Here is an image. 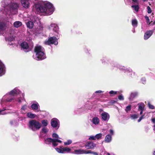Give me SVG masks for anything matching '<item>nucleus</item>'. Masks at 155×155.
Segmentation results:
<instances>
[{"instance_id":"1","label":"nucleus","mask_w":155,"mask_h":155,"mask_svg":"<svg viewBox=\"0 0 155 155\" xmlns=\"http://www.w3.org/2000/svg\"><path fill=\"white\" fill-rule=\"evenodd\" d=\"M35 8L37 11L44 13L47 15H51L54 11L52 5L47 2H44L41 5H36Z\"/></svg>"},{"instance_id":"2","label":"nucleus","mask_w":155,"mask_h":155,"mask_svg":"<svg viewBox=\"0 0 155 155\" xmlns=\"http://www.w3.org/2000/svg\"><path fill=\"white\" fill-rule=\"evenodd\" d=\"M41 126L40 122L35 120H32L29 122L28 127L33 131L39 130Z\"/></svg>"},{"instance_id":"3","label":"nucleus","mask_w":155,"mask_h":155,"mask_svg":"<svg viewBox=\"0 0 155 155\" xmlns=\"http://www.w3.org/2000/svg\"><path fill=\"white\" fill-rule=\"evenodd\" d=\"M42 47L41 46L35 47V51L36 53V59L37 60H41L45 58V55L43 51H42Z\"/></svg>"},{"instance_id":"4","label":"nucleus","mask_w":155,"mask_h":155,"mask_svg":"<svg viewBox=\"0 0 155 155\" xmlns=\"http://www.w3.org/2000/svg\"><path fill=\"white\" fill-rule=\"evenodd\" d=\"M46 45H50L51 44H54L57 45L58 44V39L56 37L53 36L49 38L47 40L45 41Z\"/></svg>"},{"instance_id":"5","label":"nucleus","mask_w":155,"mask_h":155,"mask_svg":"<svg viewBox=\"0 0 155 155\" xmlns=\"http://www.w3.org/2000/svg\"><path fill=\"white\" fill-rule=\"evenodd\" d=\"M84 146L87 149H94L96 147V144L92 141H88L86 143Z\"/></svg>"},{"instance_id":"6","label":"nucleus","mask_w":155,"mask_h":155,"mask_svg":"<svg viewBox=\"0 0 155 155\" xmlns=\"http://www.w3.org/2000/svg\"><path fill=\"white\" fill-rule=\"evenodd\" d=\"M55 149L58 152L60 153H63L64 152H69L71 150V149L69 148H62V147H60V148H56Z\"/></svg>"},{"instance_id":"7","label":"nucleus","mask_w":155,"mask_h":155,"mask_svg":"<svg viewBox=\"0 0 155 155\" xmlns=\"http://www.w3.org/2000/svg\"><path fill=\"white\" fill-rule=\"evenodd\" d=\"M18 6V5L17 3H14L11 5L10 8L11 13L12 14H15L16 13L14 11L17 10Z\"/></svg>"},{"instance_id":"8","label":"nucleus","mask_w":155,"mask_h":155,"mask_svg":"<svg viewBox=\"0 0 155 155\" xmlns=\"http://www.w3.org/2000/svg\"><path fill=\"white\" fill-rule=\"evenodd\" d=\"M88 150L80 148L78 150H75L74 151V153L76 154H87Z\"/></svg>"},{"instance_id":"9","label":"nucleus","mask_w":155,"mask_h":155,"mask_svg":"<svg viewBox=\"0 0 155 155\" xmlns=\"http://www.w3.org/2000/svg\"><path fill=\"white\" fill-rule=\"evenodd\" d=\"M20 46H21V48L23 50H27L26 51H25L26 52H28L30 51L28 45V43L24 41L21 43L20 44Z\"/></svg>"},{"instance_id":"10","label":"nucleus","mask_w":155,"mask_h":155,"mask_svg":"<svg viewBox=\"0 0 155 155\" xmlns=\"http://www.w3.org/2000/svg\"><path fill=\"white\" fill-rule=\"evenodd\" d=\"M137 105L138 106V111H140V114H142L144 110V104L143 103H139Z\"/></svg>"},{"instance_id":"11","label":"nucleus","mask_w":155,"mask_h":155,"mask_svg":"<svg viewBox=\"0 0 155 155\" xmlns=\"http://www.w3.org/2000/svg\"><path fill=\"white\" fill-rule=\"evenodd\" d=\"M59 120L56 118H54L51 120V125L54 127L55 128L57 127L58 124Z\"/></svg>"},{"instance_id":"12","label":"nucleus","mask_w":155,"mask_h":155,"mask_svg":"<svg viewBox=\"0 0 155 155\" xmlns=\"http://www.w3.org/2000/svg\"><path fill=\"white\" fill-rule=\"evenodd\" d=\"M7 28L6 24L4 22H0V33L5 31Z\"/></svg>"},{"instance_id":"13","label":"nucleus","mask_w":155,"mask_h":155,"mask_svg":"<svg viewBox=\"0 0 155 155\" xmlns=\"http://www.w3.org/2000/svg\"><path fill=\"white\" fill-rule=\"evenodd\" d=\"M153 31L152 30H149L147 31L145 33L144 35V38L145 40H147L152 35Z\"/></svg>"},{"instance_id":"14","label":"nucleus","mask_w":155,"mask_h":155,"mask_svg":"<svg viewBox=\"0 0 155 155\" xmlns=\"http://www.w3.org/2000/svg\"><path fill=\"white\" fill-rule=\"evenodd\" d=\"M101 116L102 119L105 121L108 120L110 117V116L108 114L105 112L102 113Z\"/></svg>"},{"instance_id":"15","label":"nucleus","mask_w":155,"mask_h":155,"mask_svg":"<svg viewBox=\"0 0 155 155\" xmlns=\"http://www.w3.org/2000/svg\"><path fill=\"white\" fill-rule=\"evenodd\" d=\"M21 3L23 7L25 8H28L29 6V3L27 0H21Z\"/></svg>"},{"instance_id":"16","label":"nucleus","mask_w":155,"mask_h":155,"mask_svg":"<svg viewBox=\"0 0 155 155\" xmlns=\"http://www.w3.org/2000/svg\"><path fill=\"white\" fill-rule=\"evenodd\" d=\"M50 26L51 28H52L53 30L54 31L58 33V31L59 28L58 27L56 24L55 23H52L51 24Z\"/></svg>"},{"instance_id":"17","label":"nucleus","mask_w":155,"mask_h":155,"mask_svg":"<svg viewBox=\"0 0 155 155\" xmlns=\"http://www.w3.org/2000/svg\"><path fill=\"white\" fill-rule=\"evenodd\" d=\"M111 135L110 134L107 135L105 137L104 141L106 143H109L111 140Z\"/></svg>"},{"instance_id":"18","label":"nucleus","mask_w":155,"mask_h":155,"mask_svg":"<svg viewBox=\"0 0 155 155\" xmlns=\"http://www.w3.org/2000/svg\"><path fill=\"white\" fill-rule=\"evenodd\" d=\"M26 25L28 28L32 29L34 26V23L31 21H29L26 23Z\"/></svg>"},{"instance_id":"19","label":"nucleus","mask_w":155,"mask_h":155,"mask_svg":"<svg viewBox=\"0 0 155 155\" xmlns=\"http://www.w3.org/2000/svg\"><path fill=\"white\" fill-rule=\"evenodd\" d=\"M22 25L21 22L20 21H16L14 22L13 26L15 28H18Z\"/></svg>"},{"instance_id":"20","label":"nucleus","mask_w":155,"mask_h":155,"mask_svg":"<svg viewBox=\"0 0 155 155\" xmlns=\"http://www.w3.org/2000/svg\"><path fill=\"white\" fill-rule=\"evenodd\" d=\"M17 89H14L10 91V94L12 96H15L19 93Z\"/></svg>"},{"instance_id":"21","label":"nucleus","mask_w":155,"mask_h":155,"mask_svg":"<svg viewBox=\"0 0 155 155\" xmlns=\"http://www.w3.org/2000/svg\"><path fill=\"white\" fill-rule=\"evenodd\" d=\"M99 120L97 117H94L92 119L93 123L95 124H97L99 123Z\"/></svg>"},{"instance_id":"22","label":"nucleus","mask_w":155,"mask_h":155,"mask_svg":"<svg viewBox=\"0 0 155 155\" xmlns=\"http://www.w3.org/2000/svg\"><path fill=\"white\" fill-rule=\"evenodd\" d=\"M39 105L38 104H33L31 106V108L33 110H37Z\"/></svg>"},{"instance_id":"23","label":"nucleus","mask_w":155,"mask_h":155,"mask_svg":"<svg viewBox=\"0 0 155 155\" xmlns=\"http://www.w3.org/2000/svg\"><path fill=\"white\" fill-rule=\"evenodd\" d=\"M27 116L29 118L33 119L35 118L36 115L35 114H33L29 112L27 113Z\"/></svg>"},{"instance_id":"24","label":"nucleus","mask_w":155,"mask_h":155,"mask_svg":"<svg viewBox=\"0 0 155 155\" xmlns=\"http://www.w3.org/2000/svg\"><path fill=\"white\" fill-rule=\"evenodd\" d=\"M41 123L44 127L47 126L48 124V120H44L41 121Z\"/></svg>"},{"instance_id":"25","label":"nucleus","mask_w":155,"mask_h":155,"mask_svg":"<svg viewBox=\"0 0 155 155\" xmlns=\"http://www.w3.org/2000/svg\"><path fill=\"white\" fill-rule=\"evenodd\" d=\"M4 66L2 63L0 61V74L3 73L4 71Z\"/></svg>"},{"instance_id":"26","label":"nucleus","mask_w":155,"mask_h":155,"mask_svg":"<svg viewBox=\"0 0 155 155\" xmlns=\"http://www.w3.org/2000/svg\"><path fill=\"white\" fill-rule=\"evenodd\" d=\"M147 24L149 26L151 25V22L150 21V19L149 17L147 16H145L144 17Z\"/></svg>"},{"instance_id":"27","label":"nucleus","mask_w":155,"mask_h":155,"mask_svg":"<svg viewBox=\"0 0 155 155\" xmlns=\"http://www.w3.org/2000/svg\"><path fill=\"white\" fill-rule=\"evenodd\" d=\"M45 141L49 143H52L53 141H54V139H53L50 138H47L45 139Z\"/></svg>"},{"instance_id":"28","label":"nucleus","mask_w":155,"mask_h":155,"mask_svg":"<svg viewBox=\"0 0 155 155\" xmlns=\"http://www.w3.org/2000/svg\"><path fill=\"white\" fill-rule=\"evenodd\" d=\"M102 136V134L99 133V134H96L95 136L96 139L98 140L101 138Z\"/></svg>"},{"instance_id":"29","label":"nucleus","mask_w":155,"mask_h":155,"mask_svg":"<svg viewBox=\"0 0 155 155\" xmlns=\"http://www.w3.org/2000/svg\"><path fill=\"white\" fill-rule=\"evenodd\" d=\"M94 154V155H98V154L96 152H94L93 151H91L90 150H88L87 154Z\"/></svg>"},{"instance_id":"30","label":"nucleus","mask_w":155,"mask_h":155,"mask_svg":"<svg viewBox=\"0 0 155 155\" xmlns=\"http://www.w3.org/2000/svg\"><path fill=\"white\" fill-rule=\"evenodd\" d=\"M33 21L35 23H38V22L39 21V19L37 17H35L33 19Z\"/></svg>"},{"instance_id":"31","label":"nucleus","mask_w":155,"mask_h":155,"mask_svg":"<svg viewBox=\"0 0 155 155\" xmlns=\"http://www.w3.org/2000/svg\"><path fill=\"white\" fill-rule=\"evenodd\" d=\"M48 131V129L46 127H43L41 130V132L44 133H46Z\"/></svg>"},{"instance_id":"32","label":"nucleus","mask_w":155,"mask_h":155,"mask_svg":"<svg viewBox=\"0 0 155 155\" xmlns=\"http://www.w3.org/2000/svg\"><path fill=\"white\" fill-rule=\"evenodd\" d=\"M131 105H129L127 106L125 109V110L127 112H128V111H129L131 110Z\"/></svg>"},{"instance_id":"33","label":"nucleus","mask_w":155,"mask_h":155,"mask_svg":"<svg viewBox=\"0 0 155 155\" xmlns=\"http://www.w3.org/2000/svg\"><path fill=\"white\" fill-rule=\"evenodd\" d=\"M72 143V141L71 140H68L66 142H64V145H68L71 144Z\"/></svg>"},{"instance_id":"34","label":"nucleus","mask_w":155,"mask_h":155,"mask_svg":"<svg viewBox=\"0 0 155 155\" xmlns=\"http://www.w3.org/2000/svg\"><path fill=\"white\" fill-rule=\"evenodd\" d=\"M52 137L53 138H56V139L59 138L58 135L56 133L53 134L52 135Z\"/></svg>"},{"instance_id":"35","label":"nucleus","mask_w":155,"mask_h":155,"mask_svg":"<svg viewBox=\"0 0 155 155\" xmlns=\"http://www.w3.org/2000/svg\"><path fill=\"white\" fill-rule=\"evenodd\" d=\"M116 102V101L114 100H111L108 102L109 105H113Z\"/></svg>"},{"instance_id":"36","label":"nucleus","mask_w":155,"mask_h":155,"mask_svg":"<svg viewBox=\"0 0 155 155\" xmlns=\"http://www.w3.org/2000/svg\"><path fill=\"white\" fill-rule=\"evenodd\" d=\"M5 110H6V109L5 108H4V109L2 110L0 109V115H3L5 114L6 113H5V112H4V111Z\"/></svg>"},{"instance_id":"37","label":"nucleus","mask_w":155,"mask_h":155,"mask_svg":"<svg viewBox=\"0 0 155 155\" xmlns=\"http://www.w3.org/2000/svg\"><path fill=\"white\" fill-rule=\"evenodd\" d=\"M89 140H96L95 136H91L89 138Z\"/></svg>"},{"instance_id":"38","label":"nucleus","mask_w":155,"mask_h":155,"mask_svg":"<svg viewBox=\"0 0 155 155\" xmlns=\"http://www.w3.org/2000/svg\"><path fill=\"white\" fill-rule=\"evenodd\" d=\"M148 105L149 108L151 109H154V107L149 102Z\"/></svg>"},{"instance_id":"39","label":"nucleus","mask_w":155,"mask_h":155,"mask_svg":"<svg viewBox=\"0 0 155 155\" xmlns=\"http://www.w3.org/2000/svg\"><path fill=\"white\" fill-rule=\"evenodd\" d=\"M109 94H111L112 95H115L117 94V91H110L109 92Z\"/></svg>"},{"instance_id":"40","label":"nucleus","mask_w":155,"mask_h":155,"mask_svg":"<svg viewBox=\"0 0 155 155\" xmlns=\"http://www.w3.org/2000/svg\"><path fill=\"white\" fill-rule=\"evenodd\" d=\"M147 12L148 13H151V9L150 8L149 6H147Z\"/></svg>"},{"instance_id":"41","label":"nucleus","mask_w":155,"mask_h":155,"mask_svg":"<svg viewBox=\"0 0 155 155\" xmlns=\"http://www.w3.org/2000/svg\"><path fill=\"white\" fill-rule=\"evenodd\" d=\"M118 98L120 100H124V98L122 95H120L118 97Z\"/></svg>"},{"instance_id":"42","label":"nucleus","mask_w":155,"mask_h":155,"mask_svg":"<svg viewBox=\"0 0 155 155\" xmlns=\"http://www.w3.org/2000/svg\"><path fill=\"white\" fill-rule=\"evenodd\" d=\"M56 142L55 140L53 141L52 144L53 146L56 147L58 145V144Z\"/></svg>"},{"instance_id":"43","label":"nucleus","mask_w":155,"mask_h":155,"mask_svg":"<svg viewBox=\"0 0 155 155\" xmlns=\"http://www.w3.org/2000/svg\"><path fill=\"white\" fill-rule=\"evenodd\" d=\"M27 108V106L26 105H23L22 107H21V110H23L24 111H25V110Z\"/></svg>"},{"instance_id":"44","label":"nucleus","mask_w":155,"mask_h":155,"mask_svg":"<svg viewBox=\"0 0 155 155\" xmlns=\"http://www.w3.org/2000/svg\"><path fill=\"white\" fill-rule=\"evenodd\" d=\"M144 115H142L140 118L138 120V122H140L142 119L144 117Z\"/></svg>"},{"instance_id":"45","label":"nucleus","mask_w":155,"mask_h":155,"mask_svg":"<svg viewBox=\"0 0 155 155\" xmlns=\"http://www.w3.org/2000/svg\"><path fill=\"white\" fill-rule=\"evenodd\" d=\"M141 81H142L143 84H144L146 83V80L145 78H142L141 79Z\"/></svg>"},{"instance_id":"46","label":"nucleus","mask_w":155,"mask_h":155,"mask_svg":"<svg viewBox=\"0 0 155 155\" xmlns=\"http://www.w3.org/2000/svg\"><path fill=\"white\" fill-rule=\"evenodd\" d=\"M132 24L133 26L136 25V19H134L132 20Z\"/></svg>"},{"instance_id":"47","label":"nucleus","mask_w":155,"mask_h":155,"mask_svg":"<svg viewBox=\"0 0 155 155\" xmlns=\"http://www.w3.org/2000/svg\"><path fill=\"white\" fill-rule=\"evenodd\" d=\"M131 117L132 119L136 118V114H132L131 116Z\"/></svg>"},{"instance_id":"48","label":"nucleus","mask_w":155,"mask_h":155,"mask_svg":"<svg viewBox=\"0 0 155 155\" xmlns=\"http://www.w3.org/2000/svg\"><path fill=\"white\" fill-rule=\"evenodd\" d=\"M56 141L57 142H59L61 143L62 141L61 140L58 139H54V141Z\"/></svg>"},{"instance_id":"49","label":"nucleus","mask_w":155,"mask_h":155,"mask_svg":"<svg viewBox=\"0 0 155 155\" xmlns=\"http://www.w3.org/2000/svg\"><path fill=\"white\" fill-rule=\"evenodd\" d=\"M110 134H111L112 135H113L114 134V131L113 130L111 129H110Z\"/></svg>"},{"instance_id":"50","label":"nucleus","mask_w":155,"mask_h":155,"mask_svg":"<svg viewBox=\"0 0 155 155\" xmlns=\"http://www.w3.org/2000/svg\"><path fill=\"white\" fill-rule=\"evenodd\" d=\"M102 91H101V90H99V91H96L95 92V93H102Z\"/></svg>"},{"instance_id":"51","label":"nucleus","mask_w":155,"mask_h":155,"mask_svg":"<svg viewBox=\"0 0 155 155\" xmlns=\"http://www.w3.org/2000/svg\"><path fill=\"white\" fill-rule=\"evenodd\" d=\"M131 7L134 8V9L136 11V5H133L131 6Z\"/></svg>"},{"instance_id":"52","label":"nucleus","mask_w":155,"mask_h":155,"mask_svg":"<svg viewBox=\"0 0 155 155\" xmlns=\"http://www.w3.org/2000/svg\"><path fill=\"white\" fill-rule=\"evenodd\" d=\"M139 8V7L138 5H136V12L138 11V10Z\"/></svg>"},{"instance_id":"53","label":"nucleus","mask_w":155,"mask_h":155,"mask_svg":"<svg viewBox=\"0 0 155 155\" xmlns=\"http://www.w3.org/2000/svg\"><path fill=\"white\" fill-rule=\"evenodd\" d=\"M152 121L153 123H155V118L152 119Z\"/></svg>"},{"instance_id":"54","label":"nucleus","mask_w":155,"mask_h":155,"mask_svg":"<svg viewBox=\"0 0 155 155\" xmlns=\"http://www.w3.org/2000/svg\"><path fill=\"white\" fill-rule=\"evenodd\" d=\"M18 101L19 103L21 102V101L20 99H18Z\"/></svg>"},{"instance_id":"55","label":"nucleus","mask_w":155,"mask_h":155,"mask_svg":"<svg viewBox=\"0 0 155 155\" xmlns=\"http://www.w3.org/2000/svg\"><path fill=\"white\" fill-rule=\"evenodd\" d=\"M151 25H155V21L153 23V24H152L151 23Z\"/></svg>"},{"instance_id":"56","label":"nucleus","mask_w":155,"mask_h":155,"mask_svg":"<svg viewBox=\"0 0 155 155\" xmlns=\"http://www.w3.org/2000/svg\"><path fill=\"white\" fill-rule=\"evenodd\" d=\"M153 155H155V150H154L153 152Z\"/></svg>"},{"instance_id":"57","label":"nucleus","mask_w":155,"mask_h":155,"mask_svg":"<svg viewBox=\"0 0 155 155\" xmlns=\"http://www.w3.org/2000/svg\"><path fill=\"white\" fill-rule=\"evenodd\" d=\"M107 155H110V154L109 153H107Z\"/></svg>"},{"instance_id":"58","label":"nucleus","mask_w":155,"mask_h":155,"mask_svg":"<svg viewBox=\"0 0 155 155\" xmlns=\"http://www.w3.org/2000/svg\"><path fill=\"white\" fill-rule=\"evenodd\" d=\"M133 93H132V94H131V97H132V96H133Z\"/></svg>"},{"instance_id":"59","label":"nucleus","mask_w":155,"mask_h":155,"mask_svg":"<svg viewBox=\"0 0 155 155\" xmlns=\"http://www.w3.org/2000/svg\"><path fill=\"white\" fill-rule=\"evenodd\" d=\"M12 100V99H10V100H8V101H9V102H11V101Z\"/></svg>"},{"instance_id":"60","label":"nucleus","mask_w":155,"mask_h":155,"mask_svg":"<svg viewBox=\"0 0 155 155\" xmlns=\"http://www.w3.org/2000/svg\"><path fill=\"white\" fill-rule=\"evenodd\" d=\"M154 130H155V125L154 126Z\"/></svg>"},{"instance_id":"61","label":"nucleus","mask_w":155,"mask_h":155,"mask_svg":"<svg viewBox=\"0 0 155 155\" xmlns=\"http://www.w3.org/2000/svg\"><path fill=\"white\" fill-rule=\"evenodd\" d=\"M134 2H136V0H132Z\"/></svg>"},{"instance_id":"62","label":"nucleus","mask_w":155,"mask_h":155,"mask_svg":"<svg viewBox=\"0 0 155 155\" xmlns=\"http://www.w3.org/2000/svg\"><path fill=\"white\" fill-rule=\"evenodd\" d=\"M147 0H143V1H144V2H145V1H147Z\"/></svg>"},{"instance_id":"63","label":"nucleus","mask_w":155,"mask_h":155,"mask_svg":"<svg viewBox=\"0 0 155 155\" xmlns=\"http://www.w3.org/2000/svg\"><path fill=\"white\" fill-rule=\"evenodd\" d=\"M134 33L135 32V30H134V31H133V32Z\"/></svg>"},{"instance_id":"64","label":"nucleus","mask_w":155,"mask_h":155,"mask_svg":"<svg viewBox=\"0 0 155 155\" xmlns=\"http://www.w3.org/2000/svg\"><path fill=\"white\" fill-rule=\"evenodd\" d=\"M136 24H137V21H136Z\"/></svg>"}]
</instances>
